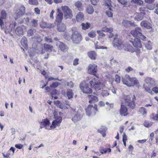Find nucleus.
I'll return each instance as SVG.
<instances>
[{
  "mask_svg": "<svg viewBox=\"0 0 158 158\" xmlns=\"http://www.w3.org/2000/svg\"><path fill=\"white\" fill-rule=\"evenodd\" d=\"M123 99L120 110V114L122 116H126L128 114L127 109L126 106L133 109L135 106L134 102L135 100V98L134 95L132 98L129 96L124 95Z\"/></svg>",
  "mask_w": 158,
  "mask_h": 158,
  "instance_id": "1",
  "label": "nucleus"
},
{
  "mask_svg": "<svg viewBox=\"0 0 158 158\" xmlns=\"http://www.w3.org/2000/svg\"><path fill=\"white\" fill-rule=\"evenodd\" d=\"M122 78L123 84L129 87L135 85L139 87L140 86L138 80L135 77H131L129 75L127 74L123 76Z\"/></svg>",
  "mask_w": 158,
  "mask_h": 158,
  "instance_id": "2",
  "label": "nucleus"
},
{
  "mask_svg": "<svg viewBox=\"0 0 158 158\" xmlns=\"http://www.w3.org/2000/svg\"><path fill=\"white\" fill-rule=\"evenodd\" d=\"M61 118L59 117L57 119L52 122V125L49 127V121L47 119H43L41 122L40 127L41 128L45 127V129L47 130H49L51 128H54L56 127L59 126L60 123L61 122Z\"/></svg>",
  "mask_w": 158,
  "mask_h": 158,
  "instance_id": "3",
  "label": "nucleus"
},
{
  "mask_svg": "<svg viewBox=\"0 0 158 158\" xmlns=\"http://www.w3.org/2000/svg\"><path fill=\"white\" fill-rule=\"evenodd\" d=\"M144 81L146 84H143V88L146 91L151 93L152 91L150 89L151 87L156 85L155 80L151 77H147L145 79Z\"/></svg>",
  "mask_w": 158,
  "mask_h": 158,
  "instance_id": "4",
  "label": "nucleus"
},
{
  "mask_svg": "<svg viewBox=\"0 0 158 158\" xmlns=\"http://www.w3.org/2000/svg\"><path fill=\"white\" fill-rule=\"evenodd\" d=\"M142 32L141 28L137 27L131 30L130 33L135 38H140L143 40L146 41V37L142 34Z\"/></svg>",
  "mask_w": 158,
  "mask_h": 158,
  "instance_id": "5",
  "label": "nucleus"
},
{
  "mask_svg": "<svg viewBox=\"0 0 158 158\" xmlns=\"http://www.w3.org/2000/svg\"><path fill=\"white\" fill-rule=\"evenodd\" d=\"M94 78L92 80L89 81V83L91 86L94 89L96 90L101 89L105 86V85L102 83L98 79V77Z\"/></svg>",
  "mask_w": 158,
  "mask_h": 158,
  "instance_id": "6",
  "label": "nucleus"
},
{
  "mask_svg": "<svg viewBox=\"0 0 158 158\" xmlns=\"http://www.w3.org/2000/svg\"><path fill=\"white\" fill-rule=\"evenodd\" d=\"M62 11L64 14V18L71 19L73 17V11L69 7L67 6H62L60 10Z\"/></svg>",
  "mask_w": 158,
  "mask_h": 158,
  "instance_id": "7",
  "label": "nucleus"
},
{
  "mask_svg": "<svg viewBox=\"0 0 158 158\" xmlns=\"http://www.w3.org/2000/svg\"><path fill=\"white\" fill-rule=\"evenodd\" d=\"M97 108V106L96 104H94V106L89 105L86 109V114L89 116H92L95 115L98 111Z\"/></svg>",
  "mask_w": 158,
  "mask_h": 158,
  "instance_id": "8",
  "label": "nucleus"
},
{
  "mask_svg": "<svg viewBox=\"0 0 158 158\" xmlns=\"http://www.w3.org/2000/svg\"><path fill=\"white\" fill-rule=\"evenodd\" d=\"M71 38L73 43L76 44L79 43L82 39L81 34L77 31L73 32Z\"/></svg>",
  "mask_w": 158,
  "mask_h": 158,
  "instance_id": "9",
  "label": "nucleus"
},
{
  "mask_svg": "<svg viewBox=\"0 0 158 158\" xmlns=\"http://www.w3.org/2000/svg\"><path fill=\"white\" fill-rule=\"evenodd\" d=\"M80 88L81 91L84 93L89 94L92 93V91L88 86L87 83L83 81L80 85Z\"/></svg>",
  "mask_w": 158,
  "mask_h": 158,
  "instance_id": "10",
  "label": "nucleus"
},
{
  "mask_svg": "<svg viewBox=\"0 0 158 158\" xmlns=\"http://www.w3.org/2000/svg\"><path fill=\"white\" fill-rule=\"evenodd\" d=\"M113 45L115 48H117L119 49L120 50L123 49H124L125 50L126 49V48H124V45L122 41L118 39V38H115L114 39Z\"/></svg>",
  "mask_w": 158,
  "mask_h": 158,
  "instance_id": "11",
  "label": "nucleus"
},
{
  "mask_svg": "<svg viewBox=\"0 0 158 158\" xmlns=\"http://www.w3.org/2000/svg\"><path fill=\"white\" fill-rule=\"evenodd\" d=\"M97 71V66L95 64H90L88 67V72L89 73L95 76Z\"/></svg>",
  "mask_w": 158,
  "mask_h": 158,
  "instance_id": "12",
  "label": "nucleus"
},
{
  "mask_svg": "<svg viewBox=\"0 0 158 158\" xmlns=\"http://www.w3.org/2000/svg\"><path fill=\"white\" fill-rule=\"evenodd\" d=\"M6 13L5 11L4 10H2L0 16V26L2 29L4 28V20L6 19Z\"/></svg>",
  "mask_w": 158,
  "mask_h": 158,
  "instance_id": "13",
  "label": "nucleus"
},
{
  "mask_svg": "<svg viewBox=\"0 0 158 158\" xmlns=\"http://www.w3.org/2000/svg\"><path fill=\"white\" fill-rule=\"evenodd\" d=\"M83 116V113L81 110H78L72 118V121L74 123H76L80 121Z\"/></svg>",
  "mask_w": 158,
  "mask_h": 158,
  "instance_id": "14",
  "label": "nucleus"
},
{
  "mask_svg": "<svg viewBox=\"0 0 158 158\" xmlns=\"http://www.w3.org/2000/svg\"><path fill=\"white\" fill-rule=\"evenodd\" d=\"M25 7L23 6H21L16 12V16L15 19L18 18L23 15L25 12Z\"/></svg>",
  "mask_w": 158,
  "mask_h": 158,
  "instance_id": "15",
  "label": "nucleus"
},
{
  "mask_svg": "<svg viewBox=\"0 0 158 158\" xmlns=\"http://www.w3.org/2000/svg\"><path fill=\"white\" fill-rule=\"evenodd\" d=\"M130 42L131 44L137 48H141L142 47V44L139 38H135L134 41L130 40Z\"/></svg>",
  "mask_w": 158,
  "mask_h": 158,
  "instance_id": "16",
  "label": "nucleus"
},
{
  "mask_svg": "<svg viewBox=\"0 0 158 158\" xmlns=\"http://www.w3.org/2000/svg\"><path fill=\"white\" fill-rule=\"evenodd\" d=\"M63 18V13L60 9L58 8L56 13V21L58 23L61 21Z\"/></svg>",
  "mask_w": 158,
  "mask_h": 158,
  "instance_id": "17",
  "label": "nucleus"
},
{
  "mask_svg": "<svg viewBox=\"0 0 158 158\" xmlns=\"http://www.w3.org/2000/svg\"><path fill=\"white\" fill-rule=\"evenodd\" d=\"M56 45L61 51H66L67 49V47L66 45L60 41L57 42Z\"/></svg>",
  "mask_w": 158,
  "mask_h": 158,
  "instance_id": "18",
  "label": "nucleus"
},
{
  "mask_svg": "<svg viewBox=\"0 0 158 158\" xmlns=\"http://www.w3.org/2000/svg\"><path fill=\"white\" fill-rule=\"evenodd\" d=\"M140 25L142 27L147 29H150L152 27V25L149 22L144 20L141 22Z\"/></svg>",
  "mask_w": 158,
  "mask_h": 158,
  "instance_id": "19",
  "label": "nucleus"
},
{
  "mask_svg": "<svg viewBox=\"0 0 158 158\" xmlns=\"http://www.w3.org/2000/svg\"><path fill=\"white\" fill-rule=\"evenodd\" d=\"M145 12H141L140 13L135 14L134 15V19L137 21H140L143 18V15L145 14Z\"/></svg>",
  "mask_w": 158,
  "mask_h": 158,
  "instance_id": "20",
  "label": "nucleus"
},
{
  "mask_svg": "<svg viewBox=\"0 0 158 158\" xmlns=\"http://www.w3.org/2000/svg\"><path fill=\"white\" fill-rule=\"evenodd\" d=\"M88 98H89V103H94L98 101V98L94 95H89Z\"/></svg>",
  "mask_w": 158,
  "mask_h": 158,
  "instance_id": "21",
  "label": "nucleus"
},
{
  "mask_svg": "<svg viewBox=\"0 0 158 158\" xmlns=\"http://www.w3.org/2000/svg\"><path fill=\"white\" fill-rule=\"evenodd\" d=\"M76 19L78 22L83 21L84 19L83 14L81 12L78 13L76 16Z\"/></svg>",
  "mask_w": 158,
  "mask_h": 158,
  "instance_id": "22",
  "label": "nucleus"
},
{
  "mask_svg": "<svg viewBox=\"0 0 158 158\" xmlns=\"http://www.w3.org/2000/svg\"><path fill=\"white\" fill-rule=\"evenodd\" d=\"M30 40L34 42H37L39 43L42 41V39L40 36L38 35L37 36H35L33 37H31L30 39Z\"/></svg>",
  "mask_w": 158,
  "mask_h": 158,
  "instance_id": "23",
  "label": "nucleus"
},
{
  "mask_svg": "<svg viewBox=\"0 0 158 158\" xmlns=\"http://www.w3.org/2000/svg\"><path fill=\"white\" fill-rule=\"evenodd\" d=\"M21 44L25 49L27 48V38L23 37L21 40Z\"/></svg>",
  "mask_w": 158,
  "mask_h": 158,
  "instance_id": "24",
  "label": "nucleus"
},
{
  "mask_svg": "<svg viewBox=\"0 0 158 158\" xmlns=\"http://www.w3.org/2000/svg\"><path fill=\"white\" fill-rule=\"evenodd\" d=\"M15 32L16 34L20 36L23 34V30L22 28L20 27H18L15 30Z\"/></svg>",
  "mask_w": 158,
  "mask_h": 158,
  "instance_id": "25",
  "label": "nucleus"
},
{
  "mask_svg": "<svg viewBox=\"0 0 158 158\" xmlns=\"http://www.w3.org/2000/svg\"><path fill=\"white\" fill-rule=\"evenodd\" d=\"M57 29L59 31H64L65 30V26L64 23H60L57 26Z\"/></svg>",
  "mask_w": 158,
  "mask_h": 158,
  "instance_id": "26",
  "label": "nucleus"
},
{
  "mask_svg": "<svg viewBox=\"0 0 158 158\" xmlns=\"http://www.w3.org/2000/svg\"><path fill=\"white\" fill-rule=\"evenodd\" d=\"M59 93V92L56 89H54L51 93V95L52 99H57L58 98V96Z\"/></svg>",
  "mask_w": 158,
  "mask_h": 158,
  "instance_id": "27",
  "label": "nucleus"
},
{
  "mask_svg": "<svg viewBox=\"0 0 158 158\" xmlns=\"http://www.w3.org/2000/svg\"><path fill=\"white\" fill-rule=\"evenodd\" d=\"M74 5L80 11L84 9L82 6V4L81 2L80 1H77L75 3Z\"/></svg>",
  "mask_w": 158,
  "mask_h": 158,
  "instance_id": "28",
  "label": "nucleus"
},
{
  "mask_svg": "<svg viewBox=\"0 0 158 158\" xmlns=\"http://www.w3.org/2000/svg\"><path fill=\"white\" fill-rule=\"evenodd\" d=\"M139 114H141L143 117H145L146 115L147 111L146 110L145 108L143 107L140 108L139 110Z\"/></svg>",
  "mask_w": 158,
  "mask_h": 158,
  "instance_id": "29",
  "label": "nucleus"
},
{
  "mask_svg": "<svg viewBox=\"0 0 158 158\" xmlns=\"http://www.w3.org/2000/svg\"><path fill=\"white\" fill-rule=\"evenodd\" d=\"M105 5L108 6L110 11L112 10V6L111 5L110 0H104Z\"/></svg>",
  "mask_w": 158,
  "mask_h": 158,
  "instance_id": "30",
  "label": "nucleus"
},
{
  "mask_svg": "<svg viewBox=\"0 0 158 158\" xmlns=\"http://www.w3.org/2000/svg\"><path fill=\"white\" fill-rule=\"evenodd\" d=\"M90 25L91 24L89 23H82L81 24L82 29L84 30L89 29L90 27Z\"/></svg>",
  "mask_w": 158,
  "mask_h": 158,
  "instance_id": "31",
  "label": "nucleus"
},
{
  "mask_svg": "<svg viewBox=\"0 0 158 158\" xmlns=\"http://www.w3.org/2000/svg\"><path fill=\"white\" fill-rule=\"evenodd\" d=\"M86 11L88 14H91L94 12V10L92 6L89 5L87 6Z\"/></svg>",
  "mask_w": 158,
  "mask_h": 158,
  "instance_id": "32",
  "label": "nucleus"
},
{
  "mask_svg": "<svg viewBox=\"0 0 158 158\" xmlns=\"http://www.w3.org/2000/svg\"><path fill=\"white\" fill-rule=\"evenodd\" d=\"M145 44V47L147 49L150 50L152 49V44L150 41L147 42Z\"/></svg>",
  "mask_w": 158,
  "mask_h": 158,
  "instance_id": "33",
  "label": "nucleus"
},
{
  "mask_svg": "<svg viewBox=\"0 0 158 158\" xmlns=\"http://www.w3.org/2000/svg\"><path fill=\"white\" fill-rule=\"evenodd\" d=\"M88 55L89 57L92 59H95L96 55L95 52L92 51L88 53Z\"/></svg>",
  "mask_w": 158,
  "mask_h": 158,
  "instance_id": "34",
  "label": "nucleus"
},
{
  "mask_svg": "<svg viewBox=\"0 0 158 158\" xmlns=\"http://www.w3.org/2000/svg\"><path fill=\"white\" fill-rule=\"evenodd\" d=\"M67 95L69 99L73 97V93L72 89H69L67 90Z\"/></svg>",
  "mask_w": 158,
  "mask_h": 158,
  "instance_id": "35",
  "label": "nucleus"
},
{
  "mask_svg": "<svg viewBox=\"0 0 158 158\" xmlns=\"http://www.w3.org/2000/svg\"><path fill=\"white\" fill-rule=\"evenodd\" d=\"M44 48L45 50H50L52 51L53 48V46L50 45L45 44H44Z\"/></svg>",
  "mask_w": 158,
  "mask_h": 158,
  "instance_id": "36",
  "label": "nucleus"
},
{
  "mask_svg": "<svg viewBox=\"0 0 158 158\" xmlns=\"http://www.w3.org/2000/svg\"><path fill=\"white\" fill-rule=\"evenodd\" d=\"M112 28L111 27L109 28H107L106 27H105L102 28V31L105 32H110L112 31Z\"/></svg>",
  "mask_w": 158,
  "mask_h": 158,
  "instance_id": "37",
  "label": "nucleus"
},
{
  "mask_svg": "<svg viewBox=\"0 0 158 158\" xmlns=\"http://www.w3.org/2000/svg\"><path fill=\"white\" fill-rule=\"evenodd\" d=\"M132 44H131L130 41L129 43V44L127 46V50L131 52H132L134 51V49L133 48L132 46Z\"/></svg>",
  "mask_w": 158,
  "mask_h": 158,
  "instance_id": "38",
  "label": "nucleus"
},
{
  "mask_svg": "<svg viewBox=\"0 0 158 158\" xmlns=\"http://www.w3.org/2000/svg\"><path fill=\"white\" fill-rule=\"evenodd\" d=\"M28 2L30 4L33 5H37L39 4L37 0H29Z\"/></svg>",
  "mask_w": 158,
  "mask_h": 158,
  "instance_id": "39",
  "label": "nucleus"
},
{
  "mask_svg": "<svg viewBox=\"0 0 158 158\" xmlns=\"http://www.w3.org/2000/svg\"><path fill=\"white\" fill-rule=\"evenodd\" d=\"M35 30L34 29H30L27 32V35L28 36H31L35 32Z\"/></svg>",
  "mask_w": 158,
  "mask_h": 158,
  "instance_id": "40",
  "label": "nucleus"
},
{
  "mask_svg": "<svg viewBox=\"0 0 158 158\" xmlns=\"http://www.w3.org/2000/svg\"><path fill=\"white\" fill-rule=\"evenodd\" d=\"M146 7L147 9H148L150 10H152L155 8V6L154 4H149Z\"/></svg>",
  "mask_w": 158,
  "mask_h": 158,
  "instance_id": "41",
  "label": "nucleus"
},
{
  "mask_svg": "<svg viewBox=\"0 0 158 158\" xmlns=\"http://www.w3.org/2000/svg\"><path fill=\"white\" fill-rule=\"evenodd\" d=\"M96 35L95 32L94 31H91L88 33V36L92 38H94Z\"/></svg>",
  "mask_w": 158,
  "mask_h": 158,
  "instance_id": "42",
  "label": "nucleus"
},
{
  "mask_svg": "<svg viewBox=\"0 0 158 158\" xmlns=\"http://www.w3.org/2000/svg\"><path fill=\"white\" fill-rule=\"evenodd\" d=\"M131 2L139 5H141L143 3V1L142 0H132Z\"/></svg>",
  "mask_w": 158,
  "mask_h": 158,
  "instance_id": "43",
  "label": "nucleus"
},
{
  "mask_svg": "<svg viewBox=\"0 0 158 158\" xmlns=\"http://www.w3.org/2000/svg\"><path fill=\"white\" fill-rule=\"evenodd\" d=\"M153 124V123L151 122L145 121L144 123V125L147 127H149L151 126Z\"/></svg>",
  "mask_w": 158,
  "mask_h": 158,
  "instance_id": "44",
  "label": "nucleus"
},
{
  "mask_svg": "<svg viewBox=\"0 0 158 158\" xmlns=\"http://www.w3.org/2000/svg\"><path fill=\"white\" fill-rule=\"evenodd\" d=\"M98 132L101 133L103 137H104L105 135V132L106 130L105 129H102L101 128L98 130Z\"/></svg>",
  "mask_w": 158,
  "mask_h": 158,
  "instance_id": "45",
  "label": "nucleus"
},
{
  "mask_svg": "<svg viewBox=\"0 0 158 158\" xmlns=\"http://www.w3.org/2000/svg\"><path fill=\"white\" fill-rule=\"evenodd\" d=\"M98 43V42H97V43H95V48H96V49H107V48L106 47H104V46H98V45L97 44Z\"/></svg>",
  "mask_w": 158,
  "mask_h": 158,
  "instance_id": "46",
  "label": "nucleus"
},
{
  "mask_svg": "<svg viewBox=\"0 0 158 158\" xmlns=\"http://www.w3.org/2000/svg\"><path fill=\"white\" fill-rule=\"evenodd\" d=\"M101 94L103 97H106L109 95V94L107 90H103L101 93Z\"/></svg>",
  "mask_w": 158,
  "mask_h": 158,
  "instance_id": "47",
  "label": "nucleus"
},
{
  "mask_svg": "<svg viewBox=\"0 0 158 158\" xmlns=\"http://www.w3.org/2000/svg\"><path fill=\"white\" fill-rule=\"evenodd\" d=\"M106 14L108 17L111 18L113 17V14L110 11H106Z\"/></svg>",
  "mask_w": 158,
  "mask_h": 158,
  "instance_id": "48",
  "label": "nucleus"
},
{
  "mask_svg": "<svg viewBox=\"0 0 158 158\" xmlns=\"http://www.w3.org/2000/svg\"><path fill=\"white\" fill-rule=\"evenodd\" d=\"M32 26L34 27H36L37 26V21L35 19H32Z\"/></svg>",
  "mask_w": 158,
  "mask_h": 158,
  "instance_id": "49",
  "label": "nucleus"
},
{
  "mask_svg": "<svg viewBox=\"0 0 158 158\" xmlns=\"http://www.w3.org/2000/svg\"><path fill=\"white\" fill-rule=\"evenodd\" d=\"M97 33L99 34V35L101 37H104L105 36V34L102 32V31L101 30H97Z\"/></svg>",
  "mask_w": 158,
  "mask_h": 158,
  "instance_id": "50",
  "label": "nucleus"
},
{
  "mask_svg": "<svg viewBox=\"0 0 158 158\" xmlns=\"http://www.w3.org/2000/svg\"><path fill=\"white\" fill-rule=\"evenodd\" d=\"M139 10L141 12H144V11H148V10L147 9V7H141L139 8Z\"/></svg>",
  "mask_w": 158,
  "mask_h": 158,
  "instance_id": "51",
  "label": "nucleus"
},
{
  "mask_svg": "<svg viewBox=\"0 0 158 158\" xmlns=\"http://www.w3.org/2000/svg\"><path fill=\"white\" fill-rule=\"evenodd\" d=\"M106 105L108 106L109 108V110L112 109L113 107V103H109L108 102H106Z\"/></svg>",
  "mask_w": 158,
  "mask_h": 158,
  "instance_id": "52",
  "label": "nucleus"
},
{
  "mask_svg": "<svg viewBox=\"0 0 158 158\" xmlns=\"http://www.w3.org/2000/svg\"><path fill=\"white\" fill-rule=\"evenodd\" d=\"M115 81L118 83H120V76L118 75H116L115 76Z\"/></svg>",
  "mask_w": 158,
  "mask_h": 158,
  "instance_id": "53",
  "label": "nucleus"
},
{
  "mask_svg": "<svg viewBox=\"0 0 158 158\" xmlns=\"http://www.w3.org/2000/svg\"><path fill=\"white\" fill-rule=\"evenodd\" d=\"M67 85L70 88H73L74 86V84L72 81H70L67 82Z\"/></svg>",
  "mask_w": 158,
  "mask_h": 158,
  "instance_id": "54",
  "label": "nucleus"
},
{
  "mask_svg": "<svg viewBox=\"0 0 158 158\" xmlns=\"http://www.w3.org/2000/svg\"><path fill=\"white\" fill-rule=\"evenodd\" d=\"M58 107H59L60 108L63 109H65L67 108V107L64 105L61 104L59 105V106H58Z\"/></svg>",
  "mask_w": 158,
  "mask_h": 158,
  "instance_id": "55",
  "label": "nucleus"
},
{
  "mask_svg": "<svg viewBox=\"0 0 158 158\" xmlns=\"http://www.w3.org/2000/svg\"><path fill=\"white\" fill-rule=\"evenodd\" d=\"M152 90L156 94L158 93V87L155 86L152 88Z\"/></svg>",
  "mask_w": 158,
  "mask_h": 158,
  "instance_id": "56",
  "label": "nucleus"
},
{
  "mask_svg": "<svg viewBox=\"0 0 158 158\" xmlns=\"http://www.w3.org/2000/svg\"><path fill=\"white\" fill-rule=\"evenodd\" d=\"M63 69V67L62 66H58L56 67V69L58 72H61Z\"/></svg>",
  "mask_w": 158,
  "mask_h": 158,
  "instance_id": "57",
  "label": "nucleus"
},
{
  "mask_svg": "<svg viewBox=\"0 0 158 158\" xmlns=\"http://www.w3.org/2000/svg\"><path fill=\"white\" fill-rule=\"evenodd\" d=\"M123 22H124L127 24H130L132 26H135V24L131 22L128 21H124Z\"/></svg>",
  "mask_w": 158,
  "mask_h": 158,
  "instance_id": "58",
  "label": "nucleus"
},
{
  "mask_svg": "<svg viewBox=\"0 0 158 158\" xmlns=\"http://www.w3.org/2000/svg\"><path fill=\"white\" fill-rule=\"evenodd\" d=\"M45 41L48 43H52V39L48 38L47 37H45Z\"/></svg>",
  "mask_w": 158,
  "mask_h": 158,
  "instance_id": "59",
  "label": "nucleus"
},
{
  "mask_svg": "<svg viewBox=\"0 0 158 158\" xmlns=\"http://www.w3.org/2000/svg\"><path fill=\"white\" fill-rule=\"evenodd\" d=\"M15 146L16 148L19 149H20L22 148L23 147V145L21 144H17L15 145Z\"/></svg>",
  "mask_w": 158,
  "mask_h": 158,
  "instance_id": "60",
  "label": "nucleus"
},
{
  "mask_svg": "<svg viewBox=\"0 0 158 158\" xmlns=\"http://www.w3.org/2000/svg\"><path fill=\"white\" fill-rule=\"evenodd\" d=\"M91 3L94 5H95L98 1V0H90Z\"/></svg>",
  "mask_w": 158,
  "mask_h": 158,
  "instance_id": "61",
  "label": "nucleus"
},
{
  "mask_svg": "<svg viewBox=\"0 0 158 158\" xmlns=\"http://www.w3.org/2000/svg\"><path fill=\"white\" fill-rule=\"evenodd\" d=\"M34 11L35 13L36 14H40V9L37 7L35 8L34 9Z\"/></svg>",
  "mask_w": 158,
  "mask_h": 158,
  "instance_id": "62",
  "label": "nucleus"
},
{
  "mask_svg": "<svg viewBox=\"0 0 158 158\" xmlns=\"http://www.w3.org/2000/svg\"><path fill=\"white\" fill-rule=\"evenodd\" d=\"M98 105L99 106L101 107L105 106V104L103 102L101 101L99 102Z\"/></svg>",
  "mask_w": 158,
  "mask_h": 158,
  "instance_id": "63",
  "label": "nucleus"
},
{
  "mask_svg": "<svg viewBox=\"0 0 158 158\" xmlns=\"http://www.w3.org/2000/svg\"><path fill=\"white\" fill-rule=\"evenodd\" d=\"M58 85V84L57 82H53L52 84L50 85V87L52 88H56Z\"/></svg>",
  "mask_w": 158,
  "mask_h": 158,
  "instance_id": "64",
  "label": "nucleus"
}]
</instances>
